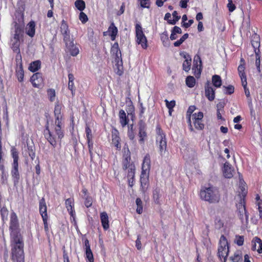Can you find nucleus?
Masks as SVG:
<instances>
[{
	"mask_svg": "<svg viewBox=\"0 0 262 262\" xmlns=\"http://www.w3.org/2000/svg\"><path fill=\"white\" fill-rule=\"evenodd\" d=\"M127 136L129 140L134 141L135 138V132L134 128V124H131L128 125Z\"/></svg>",
	"mask_w": 262,
	"mask_h": 262,
	"instance_id": "nucleus-41",
	"label": "nucleus"
},
{
	"mask_svg": "<svg viewBox=\"0 0 262 262\" xmlns=\"http://www.w3.org/2000/svg\"><path fill=\"white\" fill-rule=\"evenodd\" d=\"M166 106L167 107V108L169 110V114H171V112L173 111V107L176 105V101L174 100H171L170 101H169L168 100L165 99L164 100Z\"/></svg>",
	"mask_w": 262,
	"mask_h": 262,
	"instance_id": "nucleus-47",
	"label": "nucleus"
},
{
	"mask_svg": "<svg viewBox=\"0 0 262 262\" xmlns=\"http://www.w3.org/2000/svg\"><path fill=\"white\" fill-rule=\"evenodd\" d=\"M138 125V137L139 138L138 141L140 144L144 145L147 138V126L146 123L142 120H140Z\"/></svg>",
	"mask_w": 262,
	"mask_h": 262,
	"instance_id": "nucleus-10",
	"label": "nucleus"
},
{
	"mask_svg": "<svg viewBox=\"0 0 262 262\" xmlns=\"http://www.w3.org/2000/svg\"><path fill=\"white\" fill-rule=\"evenodd\" d=\"M39 211L42 219L48 217L47 214V207L45 198H42L39 201Z\"/></svg>",
	"mask_w": 262,
	"mask_h": 262,
	"instance_id": "nucleus-25",
	"label": "nucleus"
},
{
	"mask_svg": "<svg viewBox=\"0 0 262 262\" xmlns=\"http://www.w3.org/2000/svg\"><path fill=\"white\" fill-rule=\"evenodd\" d=\"M162 195L161 194V189L159 187H156L152 190V198L154 203L158 205H161V198Z\"/></svg>",
	"mask_w": 262,
	"mask_h": 262,
	"instance_id": "nucleus-29",
	"label": "nucleus"
},
{
	"mask_svg": "<svg viewBox=\"0 0 262 262\" xmlns=\"http://www.w3.org/2000/svg\"><path fill=\"white\" fill-rule=\"evenodd\" d=\"M200 196L202 200L210 204H215L220 201V194L219 189L214 186L203 187L200 192Z\"/></svg>",
	"mask_w": 262,
	"mask_h": 262,
	"instance_id": "nucleus-3",
	"label": "nucleus"
},
{
	"mask_svg": "<svg viewBox=\"0 0 262 262\" xmlns=\"http://www.w3.org/2000/svg\"><path fill=\"white\" fill-rule=\"evenodd\" d=\"M255 65L256 66V68L258 72H260V51H257V53H255Z\"/></svg>",
	"mask_w": 262,
	"mask_h": 262,
	"instance_id": "nucleus-50",
	"label": "nucleus"
},
{
	"mask_svg": "<svg viewBox=\"0 0 262 262\" xmlns=\"http://www.w3.org/2000/svg\"><path fill=\"white\" fill-rule=\"evenodd\" d=\"M108 35L110 36L111 39L114 41L118 35V30L114 22H112L108 28Z\"/></svg>",
	"mask_w": 262,
	"mask_h": 262,
	"instance_id": "nucleus-28",
	"label": "nucleus"
},
{
	"mask_svg": "<svg viewBox=\"0 0 262 262\" xmlns=\"http://www.w3.org/2000/svg\"><path fill=\"white\" fill-rule=\"evenodd\" d=\"M229 252L228 242L226 237L224 235H222L220 239L217 255L221 260L222 258H223V262H226Z\"/></svg>",
	"mask_w": 262,
	"mask_h": 262,
	"instance_id": "nucleus-7",
	"label": "nucleus"
},
{
	"mask_svg": "<svg viewBox=\"0 0 262 262\" xmlns=\"http://www.w3.org/2000/svg\"><path fill=\"white\" fill-rule=\"evenodd\" d=\"M234 170L232 169L231 164L228 162H226L223 167V174L226 178H231L233 176V172Z\"/></svg>",
	"mask_w": 262,
	"mask_h": 262,
	"instance_id": "nucleus-24",
	"label": "nucleus"
},
{
	"mask_svg": "<svg viewBox=\"0 0 262 262\" xmlns=\"http://www.w3.org/2000/svg\"><path fill=\"white\" fill-rule=\"evenodd\" d=\"M195 109L196 107L194 105H190L189 106L186 112V117L187 119V122L188 124L190 132L194 131V128H193L192 125L191 124V115L192 114L193 112L195 111Z\"/></svg>",
	"mask_w": 262,
	"mask_h": 262,
	"instance_id": "nucleus-27",
	"label": "nucleus"
},
{
	"mask_svg": "<svg viewBox=\"0 0 262 262\" xmlns=\"http://www.w3.org/2000/svg\"><path fill=\"white\" fill-rule=\"evenodd\" d=\"M225 88L224 93L227 95H231L234 92V87L232 85H229L227 86H224Z\"/></svg>",
	"mask_w": 262,
	"mask_h": 262,
	"instance_id": "nucleus-57",
	"label": "nucleus"
},
{
	"mask_svg": "<svg viewBox=\"0 0 262 262\" xmlns=\"http://www.w3.org/2000/svg\"><path fill=\"white\" fill-rule=\"evenodd\" d=\"M119 118L120 123L123 127H125L127 124H128L129 119L124 110H120L119 111Z\"/></svg>",
	"mask_w": 262,
	"mask_h": 262,
	"instance_id": "nucleus-31",
	"label": "nucleus"
},
{
	"mask_svg": "<svg viewBox=\"0 0 262 262\" xmlns=\"http://www.w3.org/2000/svg\"><path fill=\"white\" fill-rule=\"evenodd\" d=\"M245 63H241L238 67L237 70L241 81L247 80V76L245 72Z\"/></svg>",
	"mask_w": 262,
	"mask_h": 262,
	"instance_id": "nucleus-36",
	"label": "nucleus"
},
{
	"mask_svg": "<svg viewBox=\"0 0 262 262\" xmlns=\"http://www.w3.org/2000/svg\"><path fill=\"white\" fill-rule=\"evenodd\" d=\"M227 8H228V10L230 12H232L234 10H235L236 7L235 5L233 3L232 0H228Z\"/></svg>",
	"mask_w": 262,
	"mask_h": 262,
	"instance_id": "nucleus-64",
	"label": "nucleus"
},
{
	"mask_svg": "<svg viewBox=\"0 0 262 262\" xmlns=\"http://www.w3.org/2000/svg\"><path fill=\"white\" fill-rule=\"evenodd\" d=\"M63 127V124L60 123H55L50 125L49 121L47 122L43 134L53 148H55L58 143L61 144V140L64 136Z\"/></svg>",
	"mask_w": 262,
	"mask_h": 262,
	"instance_id": "nucleus-2",
	"label": "nucleus"
},
{
	"mask_svg": "<svg viewBox=\"0 0 262 262\" xmlns=\"http://www.w3.org/2000/svg\"><path fill=\"white\" fill-rule=\"evenodd\" d=\"M65 206L68 211L75 209L74 198H70L66 199L65 201Z\"/></svg>",
	"mask_w": 262,
	"mask_h": 262,
	"instance_id": "nucleus-40",
	"label": "nucleus"
},
{
	"mask_svg": "<svg viewBox=\"0 0 262 262\" xmlns=\"http://www.w3.org/2000/svg\"><path fill=\"white\" fill-rule=\"evenodd\" d=\"M136 204L137 205L136 212L138 214H141L143 212V203L140 198H138L136 200Z\"/></svg>",
	"mask_w": 262,
	"mask_h": 262,
	"instance_id": "nucleus-45",
	"label": "nucleus"
},
{
	"mask_svg": "<svg viewBox=\"0 0 262 262\" xmlns=\"http://www.w3.org/2000/svg\"><path fill=\"white\" fill-rule=\"evenodd\" d=\"M100 220L102 226L104 230H107L110 228L108 216L106 212L100 213Z\"/></svg>",
	"mask_w": 262,
	"mask_h": 262,
	"instance_id": "nucleus-30",
	"label": "nucleus"
},
{
	"mask_svg": "<svg viewBox=\"0 0 262 262\" xmlns=\"http://www.w3.org/2000/svg\"><path fill=\"white\" fill-rule=\"evenodd\" d=\"M195 79L192 76H188L186 78V84L187 86L190 88H192L194 86L195 84Z\"/></svg>",
	"mask_w": 262,
	"mask_h": 262,
	"instance_id": "nucleus-42",
	"label": "nucleus"
},
{
	"mask_svg": "<svg viewBox=\"0 0 262 262\" xmlns=\"http://www.w3.org/2000/svg\"><path fill=\"white\" fill-rule=\"evenodd\" d=\"M127 151V154L123 159L122 168L124 170H127V177H135V166L133 162H130V153L128 149Z\"/></svg>",
	"mask_w": 262,
	"mask_h": 262,
	"instance_id": "nucleus-9",
	"label": "nucleus"
},
{
	"mask_svg": "<svg viewBox=\"0 0 262 262\" xmlns=\"http://www.w3.org/2000/svg\"><path fill=\"white\" fill-rule=\"evenodd\" d=\"M251 43L255 53H257V51H260V39L259 35L256 33L253 34L251 36Z\"/></svg>",
	"mask_w": 262,
	"mask_h": 262,
	"instance_id": "nucleus-23",
	"label": "nucleus"
},
{
	"mask_svg": "<svg viewBox=\"0 0 262 262\" xmlns=\"http://www.w3.org/2000/svg\"><path fill=\"white\" fill-rule=\"evenodd\" d=\"M0 214L2 220L4 222L7 220L8 216V210L6 207H3L1 209Z\"/></svg>",
	"mask_w": 262,
	"mask_h": 262,
	"instance_id": "nucleus-46",
	"label": "nucleus"
},
{
	"mask_svg": "<svg viewBox=\"0 0 262 262\" xmlns=\"http://www.w3.org/2000/svg\"><path fill=\"white\" fill-rule=\"evenodd\" d=\"M35 24L34 21H31L27 25L26 33L30 37H33L35 32Z\"/></svg>",
	"mask_w": 262,
	"mask_h": 262,
	"instance_id": "nucleus-33",
	"label": "nucleus"
},
{
	"mask_svg": "<svg viewBox=\"0 0 262 262\" xmlns=\"http://www.w3.org/2000/svg\"><path fill=\"white\" fill-rule=\"evenodd\" d=\"M151 167L150 156L147 154L144 156L142 163L141 172L149 173Z\"/></svg>",
	"mask_w": 262,
	"mask_h": 262,
	"instance_id": "nucleus-20",
	"label": "nucleus"
},
{
	"mask_svg": "<svg viewBox=\"0 0 262 262\" xmlns=\"http://www.w3.org/2000/svg\"><path fill=\"white\" fill-rule=\"evenodd\" d=\"M85 132L86 134V141L93 140V136L92 133V130L89 126H86Z\"/></svg>",
	"mask_w": 262,
	"mask_h": 262,
	"instance_id": "nucleus-51",
	"label": "nucleus"
},
{
	"mask_svg": "<svg viewBox=\"0 0 262 262\" xmlns=\"http://www.w3.org/2000/svg\"><path fill=\"white\" fill-rule=\"evenodd\" d=\"M47 92L49 100L51 102L55 101L56 97L55 90L54 89L50 88L47 90Z\"/></svg>",
	"mask_w": 262,
	"mask_h": 262,
	"instance_id": "nucleus-44",
	"label": "nucleus"
},
{
	"mask_svg": "<svg viewBox=\"0 0 262 262\" xmlns=\"http://www.w3.org/2000/svg\"><path fill=\"white\" fill-rule=\"evenodd\" d=\"M172 16L173 19L172 20H169L168 24L170 25H175L177 22L180 19L181 16L178 15V12L176 11H174L172 12Z\"/></svg>",
	"mask_w": 262,
	"mask_h": 262,
	"instance_id": "nucleus-48",
	"label": "nucleus"
},
{
	"mask_svg": "<svg viewBox=\"0 0 262 262\" xmlns=\"http://www.w3.org/2000/svg\"><path fill=\"white\" fill-rule=\"evenodd\" d=\"M9 231L11 260L12 262H25L24 241L20 233L18 217L15 212L11 214Z\"/></svg>",
	"mask_w": 262,
	"mask_h": 262,
	"instance_id": "nucleus-1",
	"label": "nucleus"
},
{
	"mask_svg": "<svg viewBox=\"0 0 262 262\" xmlns=\"http://www.w3.org/2000/svg\"><path fill=\"white\" fill-rule=\"evenodd\" d=\"M215 226L216 228L220 229L224 227V223L222 219L217 216L216 217L214 220Z\"/></svg>",
	"mask_w": 262,
	"mask_h": 262,
	"instance_id": "nucleus-52",
	"label": "nucleus"
},
{
	"mask_svg": "<svg viewBox=\"0 0 262 262\" xmlns=\"http://www.w3.org/2000/svg\"><path fill=\"white\" fill-rule=\"evenodd\" d=\"M192 70L194 71V74L196 77L200 76L202 70V62L200 56L198 55L194 57Z\"/></svg>",
	"mask_w": 262,
	"mask_h": 262,
	"instance_id": "nucleus-13",
	"label": "nucleus"
},
{
	"mask_svg": "<svg viewBox=\"0 0 262 262\" xmlns=\"http://www.w3.org/2000/svg\"><path fill=\"white\" fill-rule=\"evenodd\" d=\"M229 260L232 262H239L243 260L242 254L241 251H236L233 255L229 257Z\"/></svg>",
	"mask_w": 262,
	"mask_h": 262,
	"instance_id": "nucleus-39",
	"label": "nucleus"
},
{
	"mask_svg": "<svg viewBox=\"0 0 262 262\" xmlns=\"http://www.w3.org/2000/svg\"><path fill=\"white\" fill-rule=\"evenodd\" d=\"M11 49L13 52L16 53H20L19 49V41L15 40V41L12 44Z\"/></svg>",
	"mask_w": 262,
	"mask_h": 262,
	"instance_id": "nucleus-53",
	"label": "nucleus"
},
{
	"mask_svg": "<svg viewBox=\"0 0 262 262\" xmlns=\"http://www.w3.org/2000/svg\"><path fill=\"white\" fill-rule=\"evenodd\" d=\"M87 141V144H88V148H89V154H90V155L91 157V158H92L93 157V140H91V141Z\"/></svg>",
	"mask_w": 262,
	"mask_h": 262,
	"instance_id": "nucleus-62",
	"label": "nucleus"
},
{
	"mask_svg": "<svg viewBox=\"0 0 262 262\" xmlns=\"http://www.w3.org/2000/svg\"><path fill=\"white\" fill-rule=\"evenodd\" d=\"M61 104H59L58 102L56 103L54 111V116L55 118V123H60V124H63V117L61 114Z\"/></svg>",
	"mask_w": 262,
	"mask_h": 262,
	"instance_id": "nucleus-19",
	"label": "nucleus"
},
{
	"mask_svg": "<svg viewBox=\"0 0 262 262\" xmlns=\"http://www.w3.org/2000/svg\"><path fill=\"white\" fill-rule=\"evenodd\" d=\"M68 89L71 91V93L73 96L75 91V87L74 83V80L75 79L74 75L72 73H69L68 74Z\"/></svg>",
	"mask_w": 262,
	"mask_h": 262,
	"instance_id": "nucleus-34",
	"label": "nucleus"
},
{
	"mask_svg": "<svg viewBox=\"0 0 262 262\" xmlns=\"http://www.w3.org/2000/svg\"><path fill=\"white\" fill-rule=\"evenodd\" d=\"M75 6L81 12L85 8V3L83 0H76L75 2Z\"/></svg>",
	"mask_w": 262,
	"mask_h": 262,
	"instance_id": "nucleus-43",
	"label": "nucleus"
},
{
	"mask_svg": "<svg viewBox=\"0 0 262 262\" xmlns=\"http://www.w3.org/2000/svg\"><path fill=\"white\" fill-rule=\"evenodd\" d=\"M11 154L13 160L11 174L14 184L16 185L18 183L20 179V174L18 171V152L16 148L12 147L11 148Z\"/></svg>",
	"mask_w": 262,
	"mask_h": 262,
	"instance_id": "nucleus-6",
	"label": "nucleus"
},
{
	"mask_svg": "<svg viewBox=\"0 0 262 262\" xmlns=\"http://www.w3.org/2000/svg\"><path fill=\"white\" fill-rule=\"evenodd\" d=\"M41 68V61L39 60L32 62L29 67V70L32 72H36Z\"/></svg>",
	"mask_w": 262,
	"mask_h": 262,
	"instance_id": "nucleus-35",
	"label": "nucleus"
},
{
	"mask_svg": "<svg viewBox=\"0 0 262 262\" xmlns=\"http://www.w3.org/2000/svg\"><path fill=\"white\" fill-rule=\"evenodd\" d=\"M205 95L210 101H212L215 98V90L212 87L209 81L205 84Z\"/></svg>",
	"mask_w": 262,
	"mask_h": 262,
	"instance_id": "nucleus-17",
	"label": "nucleus"
},
{
	"mask_svg": "<svg viewBox=\"0 0 262 262\" xmlns=\"http://www.w3.org/2000/svg\"><path fill=\"white\" fill-rule=\"evenodd\" d=\"M242 84L243 86L244 87L245 94L246 97L248 98H250V91L247 86V80L242 81Z\"/></svg>",
	"mask_w": 262,
	"mask_h": 262,
	"instance_id": "nucleus-58",
	"label": "nucleus"
},
{
	"mask_svg": "<svg viewBox=\"0 0 262 262\" xmlns=\"http://www.w3.org/2000/svg\"><path fill=\"white\" fill-rule=\"evenodd\" d=\"M135 34L136 43L140 45L143 49H147L148 47L147 39L139 24H136L135 25Z\"/></svg>",
	"mask_w": 262,
	"mask_h": 262,
	"instance_id": "nucleus-8",
	"label": "nucleus"
},
{
	"mask_svg": "<svg viewBox=\"0 0 262 262\" xmlns=\"http://www.w3.org/2000/svg\"><path fill=\"white\" fill-rule=\"evenodd\" d=\"M82 241L84 244L85 250L91 249V246L89 239L86 237L85 235L82 236Z\"/></svg>",
	"mask_w": 262,
	"mask_h": 262,
	"instance_id": "nucleus-56",
	"label": "nucleus"
},
{
	"mask_svg": "<svg viewBox=\"0 0 262 262\" xmlns=\"http://www.w3.org/2000/svg\"><path fill=\"white\" fill-rule=\"evenodd\" d=\"M64 43L72 56H75L79 54V49L78 47L74 45L73 39H71L69 41H67Z\"/></svg>",
	"mask_w": 262,
	"mask_h": 262,
	"instance_id": "nucleus-22",
	"label": "nucleus"
},
{
	"mask_svg": "<svg viewBox=\"0 0 262 262\" xmlns=\"http://www.w3.org/2000/svg\"><path fill=\"white\" fill-rule=\"evenodd\" d=\"M112 144L117 150H121V138L119 132L116 128H114L112 130Z\"/></svg>",
	"mask_w": 262,
	"mask_h": 262,
	"instance_id": "nucleus-14",
	"label": "nucleus"
},
{
	"mask_svg": "<svg viewBox=\"0 0 262 262\" xmlns=\"http://www.w3.org/2000/svg\"><path fill=\"white\" fill-rule=\"evenodd\" d=\"M203 117L204 115L202 112L192 114L193 123L195 128L197 130H202L204 128V124L203 123Z\"/></svg>",
	"mask_w": 262,
	"mask_h": 262,
	"instance_id": "nucleus-11",
	"label": "nucleus"
},
{
	"mask_svg": "<svg viewBox=\"0 0 262 262\" xmlns=\"http://www.w3.org/2000/svg\"><path fill=\"white\" fill-rule=\"evenodd\" d=\"M79 19L82 24H85L88 21V16L85 13L83 12L82 11L80 12L79 14Z\"/></svg>",
	"mask_w": 262,
	"mask_h": 262,
	"instance_id": "nucleus-59",
	"label": "nucleus"
},
{
	"mask_svg": "<svg viewBox=\"0 0 262 262\" xmlns=\"http://www.w3.org/2000/svg\"><path fill=\"white\" fill-rule=\"evenodd\" d=\"M180 54L181 56L186 59L183 63V70L185 72H188L190 70L191 58L188 55H187L184 52H181Z\"/></svg>",
	"mask_w": 262,
	"mask_h": 262,
	"instance_id": "nucleus-26",
	"label": "nucleus"
},
{
	"mask_svg": "<svg viewBox=\"0 0 262 262\" xmlns=\"http://www.w3.org/2000/svg\"><path fill=\"white\" fill-rule=\"evenodd\" d=\"M43 78L41 73L36 72L33 74L30 78V82L33 86L36 88H40L43 85Z\"/></svg>",
	"mask_w": 262,
	"mask_h": 262,
	"instance_id": "nucleus-12",
	"label": "nucleus"
},
{
	"mask_svg": "<svg viewBox=\"0 0 262 262\" xmlns=\"http://www.w3.org/2000/svg\"><path fill=\"white\" fill-rule=\"evenodd\" d=\"M68 212L70 215L71 222L72 223L74 222V224H76V213H75V209L69 211Z\"/></svg>",
	"mask_w": 262,
	"mask_h": 262,
	"instance_id": "nucleus-63",
	"label": "nucleus"
},
{
	"mask_svg": "<svg viewBox=\"0 0 262 262\" xmlns=\"http://www.w3.org/2000/svg\"><path fill=\"white\" fill-rule=\"evenodd\" d=\"M14 28L15 31L13 36L14 39L15 40L20 41V38L21 36H23V29L22 27H21V26L17 23L15 24Z\"/></svg>",
	"mask_w": 262,
	"mask_h": 262,
	"instance_id": "nucleus-32",
	"label": "nucleus"
},
{
	"mask_svg": "<svg viewBox=\"0 0 262 262\" xmlns=\"http://www.w3.org/2000/svg\"><path fill=\"white\" fill-rule=\"evenodd\" d=\"M85 251V258L89 262H94V258L93 252L91 249H89Z\"/></svg>",
	"mask_w": 262,
	"mask_h": 262,
	"instance_id": "nucleus-49",
	"label": "nucleus"
},
{
	"mask_svg": "<svg viewBox=\"0 0 262 262\" xmlns=\"http://www.w3.org/2000/svg\"><path fill=\"white\" fill-rule=\"evenodd\" d=\"M212 83L213 86L216 88H220L222 84V80L220 76L214 75L212 77Z\"/></svg>",
	"mask_w": 262,
	"mask_h": 262,
	"instance_id": "nucleus-37",
	"label": "nucleus"
},
{
	"mask_svg": "<svg viewBox=\"0 0 262 262\" xmlns=\"http://www.w3.org/2000/svg\"><path fill=\"white\" fill-rule=\"evenodd\" d=\"M246 193H244L242 196H240L239 202L236 204L237 215L243 224H247L249 222V213L246 207Z\"/></svg>",
	"mask_w": 262,
	"mask_h": 262,
	"instance_id": "nucleus-5",
	"label": "nucleus"
},
{
	"mask_svg": "<svg viewBox=\"0 0 262 262\" xmlns=\"http://www.w3.org/2000/svg\"><path fill=\"white\" fill-rule=\"evenodd\" d=\"M251 250L253 251H257L259 254L262 253V240L258 237H253L251 241Z\"/></svg>",
	"mask_w": 262,
	"mask_h": 262,
	"instance_id": "nucleus-18",
	"label": "nucleus"
},
{
	"mask_svg": "<svg viewBox=\"0 0 262 262\" xmlns=\"http://www.w3.org/2000/svg\"><path fill=\"white\" fill-rule=\"evenodd\" d=\"M141 7L144 8H149L150 5V0H139Z\"/></svg>",
	"mask_w": 262,
	"mask_h": 262,
	"instance_id": "nucleus-61",
	"label": "nucleus"
},
{
	"mask_svg": "<svg viewBox=\"0 0 262 262\" xmlns=\"http://www.w3.org/2000/svg\"><path fill=\"white\" fill-rule=\"evenodd\" d=\"M15 75L17 77V78L19 82H21L24 81V71L23 69V67H16Z\"/></svg>",
	"mask_w": 262,
	"mask_h": 262,
	"instance_id": "nucleus-38",
	"label": "nucleus"
},
{
	"mask_svg": "<svg viewBox=\"0 0 262 262\" xmlns=\"http://www.w3.org/2000/svg\"><path fill=\"white\" fill-rule=\"evenodd\" d=\"M16 62V67H21L23 66L22 57L20 53H17L15 57Z\"/></svg>",
	"mask_w": 262,
	"mask_h": 262,
	"instance_id": "nucleus-55",
	"label": "nucleus"
},
{
	"mask_svg": "<svg viewBox=\"0 0 262 262\" xmlns=\"http://www.w3.org/2000/svg\"><path fill=\"white\" fill-rule=\"evenodd\" d=\"M60 31L63 36V39L64 42L69 41L71 40L70 37V31L69 28V26L64 20H62L60 27Z\"/></svg>",
	"mask_w": 262,
	"mask_h": 262,
	"instance_id": "nucleus-15",
	"label": "nucleus"
},
{
	"mask_svg": "<svg viewBox=\"0 0 262 262\" xmlns=\"http://www.w3.org/2000/svg\"><path fill=\"white\" fill-rule=\"evenodd\" d=\"M244 242V236L236 235L235 243L239 246H243Z\"/></svg>",
	"mask_w": 262,
	"mask_h": 262,
	"instance_id": "nucleus-60",
	"label": "nucleus"
},
{
	"mask_svg": "<svg viewBox=\"0 0 262 262\" xmlns=\"http://www.w3.org/2000/svg\"><path fill=\"white\" fill-rule=\"evenodd\" d=\"M84 204L86 208L91 207L93 204L92 198L89 195L85 196L84 198Z\"/></svg>",
	"mask_w": 262,
	"mask_h": 262,
	"instance_id": "nucleus-54",
	"label": "nucleus"
},
{
	"mask_svg": "<svg viewBox=\"0 0 262 262\" xmlns=\"http://www.w3.org/2000/svg\"><path fill=\"white\" fill-rule=\"evenodd\" d=\"M111 53L115 56V61L118 63L119 60L122 62L121 54L119 47V44L117 42H115L112 46L111 49Z\"/></svg>",
	"mask_w": 262,
	"mask_h": 262,
	"instance_id": "nucleus-21",
	"label": "nucleus"
},
{
	"mask_svg": "<svg viewBox=\"0 0 262 262\" xmlns=\"http://www.w3.org/2000/svg\"><path fill=\"white\" fill-rule=\"evenodd\" d=\"M156 144L158 146V151L161 157L165 156L167 152V141L166 135L161 126L158 124L156 128Z\"/></svg>",
	"mask_w": 262,
	"mask_h": 262,
	"instance_id": "nucleus-4",
	"label": "nucleus"
},
{
	"mask_svg": "<svg viewBox=\"0 0 262 262\" xmlns=\"http://www.w3.org/2000/svg\"><path fill=\"white\" fill-rule=\"evenodd\" d=\"M149 173L141 172L140 175V189L142 192L145 193L149 186Z\"/></svg>",
	"mask_w": 262,
	"mask_h": 262,
	"instance_id": "nucleus-16",
	"label": "nucleus"
}]
</instances>
